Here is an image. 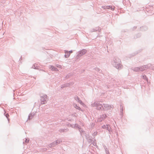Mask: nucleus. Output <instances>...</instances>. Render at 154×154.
Returning <instances> with one entry per match:
<instances>
[{
	"label": "nucleus",
	"mask_w": 154,
	"mask_h": 154,
	"mask_svg": "<svg viewBox=\"0 0 154 154\" xmlns=\"http://www.w3.org/2000/svg\"><path fill=\"white\" fill-rule=\"evenodd\" d=\"M76 108V109H79V110H80V108L78 106H77V107Z\"/></svg>",
	"instance_id": "nucleus-6"
},
{
	"label": "nucleus",
	"mask_w": 154,
	"mask_h": 154,
	"mask_svg": "<svg viewBox=\"0 0 154 154\" xmlns=\"http://www.w3.org/2000/svg\"><path fill=\"white\" fill-rule=\"evenodd\" d=\"M79 103H81V101H79Z\"/></svg>",
	"instance_id": "nucleus-8"
},
{
	"label": "nucleus",
	"mask_w": 154,
	"mask_h": 154,
	"mask_svg": "<svg viewBox=\"0 0 154 154\" xmlns=\"http://www.w3.org/2000/svg\"><path fill=\"white\" fill-rule=\"evenodd\" d=\"M77 106L76 105V104H74V106L75 108H76L77 107Z\"/></svg>",
	"instance_id": "nucleus-7"
},
{
	"label": "nucleus",
	"mask_w": 154,
	"mask_h": 154,
	"mask_svg": "<svg viewBox=\"0 0 154 154\" xmlns=\"http://www.w3.org/2000/svg\"><path fill=\"white\" fill-rule=\"evenodd\" d=\"M103 106V109L104 110H106L107 108V107H108V106L106 104H104Z\"/></svg>",
	"instance_id": "nucleus-3"
},
{
	"label": "nucleus",
	"mask_w": 154,
	"mask_h": 154,
	"mask_svg": "<svg viewBox=\"0 0 154 154\" xmlns=\"http://www.w3.org/2000/svg\"><path fill=\"white\" fill-rule=\"evenodd\" d=\"M85 51L84 50H82L80 51L79 54V56H81L85 54Z\"/></svg>",
	"instance_id": "nucleus-2"
},
{
	"label": "nucleus",
	"mask_w": 154,
	"mask_h": 154,
	"mask_svg": "<svg viewBox=\"0 0 154 154\" xmlns=\"http://www.w3.org/2000/svg\"><path fill=\"white\" fill-rule=\"evenodd\" d=\"M107 9H110V8L112 10H114V7H113V8H112V7H110V6H108L107 7Z\"/></svg>",
	"instance_id": "nucleus-5"
},
{
	"label": "nucleus",
	"mask_w": 154,
	"mask_h": 154,
	"mask_svg": "<svg viewBox=\"0 0 154 154\" xmlns=\"http://www.w3.org/2000/svg\"><path fill=\"white\" fill-rule=\"evenodd\" d=\"M103 106H102L101 105H99L97 106V108L98 110L102 109V107L103 108Z\"/></svg>",
	"instance_id": "nucleus-4"
},
{
	"label": "nucleus",
	"mask_w": 154,
	"mask_h": 154,
	"mask_svg": "<svg viewBox=\"0 0 154 154\" xmlns=\"http://www.w3.org/2000/svg\"><path fill=\"white\" fill-rule=\"evenodd\" d=\"M72 51H65V57L66 58H68V57L70 55V54L72 53Z\"/></svg>",
	"instance_id": "nucleus-1"
}]
</instances>
